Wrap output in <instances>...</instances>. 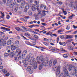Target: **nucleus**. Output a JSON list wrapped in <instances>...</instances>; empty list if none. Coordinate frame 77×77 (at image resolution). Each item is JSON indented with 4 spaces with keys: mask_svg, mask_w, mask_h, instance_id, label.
I'll list each match as a JSON object with an SVG mask.
<instances>
[{
    "mask_svg": "<svg viewBox=\"0 0 77 77\" xmlns=\"http://www.w3.org/2000/svg\"><path fill=\"white\" fill-rule=\"evenodd\" d=\"M25 35L26 36H30V34L28 33H25Z\"/></svg>",
    "mask_w": 77,
    "mask_h": 77,
    "instance_id": "25",
    "label": "nucleus"
},
{
    "mask_svg": "<svg viewBox=\"0 0 77 77\" xmlns=\"http://www.w3.org/2000/svg\"><path fill=\"white\" fill-rule=\"evenodd\" d=\"M72 69V65H70L69 66V70L70 71H71Z\"/></svg>",
    "mask_w": 77,
    "mask_h": 77,
    "instance_id": "15",
    "label": "nucleus"
},
{
    "mask_svg": "<svg viewBox=\"0 0 77 77\" xmlns=\"http://www.w3.org/2000/svg\"><path fill=\"white\" fill-rule=\"evenodd\" d=\"M3 68V66H0V69H2Z\"/></svg>",
    "mask_w": 77,
    "mask_h": 77,
    "instance_id": "60",
    "label": "nucleus"
},
{
    "mask_svg": "<svg viewBox=\"0 0 77 77\" xmlns=\"http://www.w3.org/2000/svg\"><path fill=\"white\" fill-rule=\"evenodd\" d=\"M15 48H16L15 46H14L11 48V50L12 51H14V50H15Z\"/></svg>",
    "mask_w": 77,
    "mask_h": 77,
    "instance_id": "24",
    "label": "nucleus"
},
{
    "mask_svg": "<svg viewBox=\"0 0 77 77\" xmlns=\"http://www.w3.org/2000/svg\"><path fill=\"white\" fill-rule=\"evenodd\" d=\"M2 72L4 73V74H6L7 72V71L6 70V69H4L2 70Z\"/></svg>",
    "mask_w": 77,
    "mask_h": 77,
    "instance_id": "17",
    "label": "nucleus"
},
{
    "mask_svg": "<svg viewBox=\"0 0 77 77\" xmlns=\"http://www.w3.org/2000/svg\"><path fill=\"white\" fill-rule=\"evenodd\" d=\"M3 41H4V40L3 39H1L0 40V46L2 45V44H1V43L2 42L3 44Z\"/></svg>",
    "mask_w": 77,
    "mask_h": 77,
    "instance_id": "23",
    "label": "nucleus"
},
{
    "mask_svg": "<svg viewBox=\"0 0 77 77\" xmlns=\"http://www.w3.org/2000/svg\"><path fill=\"white\" fill-rule=\"evenodd\" d=\"M9 73H7V74H6L5 75V76H9Z\"/></svg>",
    "mask_w": 77,
    "mask_h": 77,
    "instance_id": "62",
    "label": "nucleus"
},
{
    "mask_svg": "<svg viewBox=\"0 0 77 77\" xmlns=\"http://www.w3.org/2000/svg\"><path fill=\"white\" fill-rule=\"evenodd\" d=\"M51 50H53V51H56V49L54 48H52Z\"/></svg>",
    "mask_w": 77,
    "mask_h": 77,
    "instance_id": "59",
    "label": "nucleus"
},
{
    "mask_svg": "<svg viewBox=\"0 0 77 77\" xmlns=\"http://www.w3.org/2000/svg\"><path fill=\"white\" fill-rule=\"evenodd\" d=\"M24 7L23 6H20V5H19V8H20H20H21V9H23V8H24Z\"/></svg>",
    "mask_w": 77,
    "mask_h": 77,
    "instance_id": "35",
    "label": "nucleus"
},
{
    "mask_svg": "<svg viewBox=\"0 0 77 77\" xmlns=\"http://www.w3.org/2000/svg\"><path fill=\"white\" fill-rule=\"evenodd\" d=\"M0 14H1L2 17H5V14H3L2 11H1Z\"/></svg>",
    "mask_w": 77,
    "mask_h": 77,
    "instance_id": "36",
    "label": "nucleus"
},
{
    "mask_svg": "<svg viewBox=\"0 0 77 77\" xmlns=\"http://www.w3.org/2000/svg\"><path fill=\"white\" fill-rule=\"evenodd\" d=\"M9 54L6 53H5L4 54V57H7L9 56Z\"/></svg>",
    "mask_w": 77,
    "mask_h": 77,
    "instance_id": "22",
    "label": "nucleus"
},
{
    "mask_svg": "<svg viewBox=\"0 0 77 77\" xmlns=\"http://www.w3.org/2000/svg\"><path fill=\"white\" fill-rule=\"evenodd\" d=\"M53 48V47H52L51 46H49L48 47V48H49V49H50V50H52V48Z\"/></svg>",
    "mask_w": 77,
    "mask_h": 77,
    "instance_id": "58",
    "label": "nucleus"
},
{
    "mask_svg": "<svg viewBox=\"0 0 77 77\" xmlns=\"http://www.w3.org/2000/svg\"><path fill=\"white\" fill-rule=\"evenodd\" d=\"M7 2L8 3H10L11 2V0H7Z\"/></svg>",
    "mask_w": 77,
    "mask_h": 77,
    "instance_id": "55",
    "label": "nucleus"
},
{
    "mask_svg": "<svg viewBox=\"0 0 77 77\" xmlns=\"http://www.w3.org/2000/svg\"><path fill=\"white\" fill-rule=\"evenodd\" d=\"M52 36H55V37H57V36H58V35H57L55 33L53 34H52Z\"/></svg>",
    "mask_w": 77,
    "mask_h": 77,
    "instance_id": "32",
    "label": "nucleus"
},
{
    "mask_svg": "<svg viewBox=\"0 0 77 77\" xmlns=\"http://www.w3.org/2000/svg\"><path fill=\"white\" fill-rule=\"evenodd\" d=\"M60 51H64V52H66V51H65V50H63V49L62 48H60Z\"/></svg>",
    "mask_w": 77,
    "mask_h": 77,
    "instance_id": "41",
    "label": "nucleus"
},
{
    "mask_svg": "<svg viewBox=\"0 0 77 77\" xmlns=\"http://www.w3.org/2000/svg\"><path fill=\"white\" fill-rule=\"evenodd\" d=\"M49 65L50 67H51L52 66V65H53V63H52V62L51 61H49Z\"/></svg>",
    "mask_w": 77,
    "mask_h": 77,
    "instance_id": "19",
    "label": "nucleus"
},
{
    "mask_svg": "<svg viewBox=\"0 0 77 77\" xmlns=\"http://www.w3.org/2000/svg\"><path fill=\"white\" fill-rule=\"evenodd\" d=\"M40 64V65L39 66L38 68L39 70H41V69H42V67L44 65V62H41Z\"/></svg>",
    "mask_w": 77,
    "mask_h": 77,
    "instance_id": "7",
    "label": "nucleus"
},
{
    "mask_svg": "<svg viewBox=\"0 0 77 77\" xmlns=\"http://www.w3.org/2000/svg\"><path fill=\"white\" fill-rule=\"evenodd\" d=\"M63 70L65 74L63 75L64 77H70V76L69 75H68V70L66 68V67L64 66L63 68Z\"/></svg>",
    "mask_w": 77,
    "mask_h": 77,
    "instance_id": "5",
    "label": "nucleus"
},
{
    "mask_svg": "<svg viewBox=\"0 0 77 77\" xmlns=\"http://www.w3.org/2000/svg\"><path fill=\"white\" fill-rule=\"evenodd\" d=\"M17 2L18 3H20L21 2V0H17Z\"/></svg>",
    "mask_w": 77,
    "mask_h": 77,
    "instance_id": "50",
    "label": "nucleus"
},
{
    "mask_svg": "<svg viewBox=\"0 0 77 77\" xmlns=\"http://www.w3.org/2000/svg\"><path fill=\"white\" fill-rule=\"evenodd\" d=\"M42 24L43 25V26H45L47 25V24L45 23H42Z\"/></svg>",
    "mask_w": 77,
    "mask_h": 77,
    "instance_id": "48",
    "label": "nucleus"
},
{
    "mask_svg": "<svg viewBox=\"0 0 77 77\" xmlns=\"http://www.w3.org/2000/svg\"><path fill=\"white\" fill-rule=\"evenodd\" d=\"M9 7L10 8H13V7H14V5L12 4H11L9 5Z\"/></svg>",
    "mask_w": 77,
    "mask_h": 77,
    "instance_id": "28",
    "label": "nucleus"
},
{
    "mask_svg": "<svg viewBox=\"0 0 77 77\" xmlns=\"http://www.w3.org/2000/svg\"><path fill=\"white\" fill-rule=\"evenodd\" d=\"M59 41V38L58 37L57 38V43H58Z\"/></svg>",
    "mask_w": 77,
    "mask_h": 77,
    "instance_id": "39",
    "label": "nucleus"
},
{
    "mask_svg": "<svg viewBox=\"0 0 77 77\" xmlns=\"http://www.w3.org/2000/svg\"><path fill=\"white\" fill-rule=\"evenodd\" d=\"M44 65L45 66H48V65H49V61H46L44 63Z\"/></svg>",
    "mask_w": 77,
    "mask_h": 77,
    "instance_id": "12",
    "label": "nucleus"
},
{
    "mask_svg": "<svg viewBox=\"0 0 77 77\" xmlns=\"http://www.w3.org/2000/svg\"><path fill=\"white\" fill-rule=\"evenodd\" d=\"M30 61H31V60L29 57H28V56H27L26 57V60H23L22 63H24L23 65L24 66L26 67L28 65V62H29Z\"/></svg>",
    "mask_w": 77,
    "mask_h": 77,
    "instance_id": "3",
    "label": "nucleus"
},
{
    "mask_svg": "<svg viewBox=\"0 0 77 77\" xmlns=\"http://www.w3.org/2000/svg\"><path fill=\"white\" fill-rule=\"evenodd\" d=\"M29 72L30 74H32L33 72V71L31 70L30 71H29Z\"/></svg>",
    "mask_w": 77,
    "mask_h": 77,
    "instance_id": "49",
    "label": "nucleus"
},
{
    "mask_svg": "<svg viewBox=\"0 0 77 77\" xmlns=\"http://www.w3.org/2000/svg\"><path fill=\"white\" fill-rule=\"evenodd\" d=\"M2 30H6V28L5 27H1V29Z\"/></svg>",
    "mask_w": 77,
    "mask_h": 77,
    "instance_id": "34",
    "label": "nucleus"
},
{
    "mask_svg": "<svg viewBox=\"0 0 77 77\" xmlns=\"http://www.w3.org/2000/svg\"><path fill=\"white\" fill-rule=\"evenodd\" d=\"M41 14V12L40 10H38V14Z\"/></svg>",
    "mask_w": 77,
    "mask_h": 77,
    "instance_id": "51",
    "label": "nucleus"
},
{
    "mask_svg": "<svg viewBox=\"0 0 77 77\" xmlns=\"http://www.w3.org/2000/svg\"><path fill=\"white\" fill-rule=\"evenodd\" d=\"M57 63V60H55L53 62L54 65H56Z\"/></svg>",
    "mask_w": 77,
    "mask_h": 77,
    "instance_id": "26",
    "label": "nucleus"
},
{
    "mask_svg": "<svg viewBox=\"0 0 77 77\" xmlns=\"http://www.w3.org/2000/svg\"><path fill=\"white\" fill-rule=\"evenodd\" d=\"M13 39L12 38H10L7 42V45H10L11 43V42L13 41Z\"/></svg>",
    "mask_w": 77,
    "mask_h": 77,
    "instance_id": "11",
    "label": "nucleus"
},
{
    "mask_svg": "<svg viewBox=\"0 0 77 77\" xmlns=\"http://www.w3.org/2000/svg\"><path fill=\"white\" fill-rule=\"evenodd\" d=\"M28 30V31H29V32H31V33H33V32H34V31H32V29L30 28H29Z\"/></svg>",
    "mask_w": 77,
    "mask_h": 77,
    "instance_id": "21",
    "label": "nucleus"
},
{
    "mask_svg": "<svg viewBox=\"0 0 77 77\" xmlns=\"http://www.w3.org/2000/svg\"><path fill=\"white\" fill-rule=\"evenodd\" d=\"M6 30H7V31H10V30H11L10 29H9V28H6Z\"/></svg>",
    "mask_w": 77,
    "mask_h": 77,
    "instance_id": "61",
    "label": "nucleus"
},
{
    "mask_svg": "<svg viewBox=\"0 0 77 77\" xmlns=\"http://www.w3.org/2000/svg\"><path fill=\"white\" fill-rule=\"evenodd\" d=\"M29 5H27L26 6L25 9L26 10H28L29 9Z\"/></svg>",
    "mask_w": 77,
    "mask_h": 77,
    "instance_id": "31",
    "label": "nucleus"
},
{
    "mask_svg": "<svg viewBox=\"0 0 77 77\" xmlns=\"http://www.w3.org/2000/svg\"><path fill=\"white\" fill-rule=\"evenodd\" d=\"M15 44L16 45H18V44H19V41L18 40L16 41Z\"/></svg>",
    "mask_w": 77,
    "mask_h": 77,
    "instance_id": "33",
    "label": "nucleus"
},
{
    "mask_svg": "<svg viewBox=\"0 0 77 77\" xmlns=\"http://www.w3.org/2000/svg\"><path fill=\"white\" fill-rule=\"evenodd\" d=\"M60 66H58V67L56 66H54L53 67V69H55V70H57V72H56V75H60V76H61L63 74L62 73H60Z\"/></svg>",
    "mask_w": 77,
    "mask_h": 77,
    "instance_id": "2",
    "label": "nucleus"
},
{
    "mask_svg": "<svg viewBox=\"0 0 77 77\" xmlns=\"http://www.w3.org/2000/svg\"><path fill=\"white\" fill-rule=\"evenodd\" d=\"M10 46L11 47H13L14 46V43H11L10 44Z\"/></svg>",
    "mask_w": 77,
    "mask_h": 77,
    "instance_id": "45",
    "label": "nucleus"
},
{
    "mask_svg": "<svg viewBox=\"0 0 77 77\" xmlns=\"http://www.w3.org/2000/svg\"><path fill=\"white\" fill-rule=\"evenodd\" d=\"M15 29L17 31H21V29L18 27H16Z\"/></svg>",
    "mask_w": 77,
    "mask_h": 77,
    "instance_id": "20",
    "label": "nucleus"
},
{
    "mask_svg": "<svg viewBox=\"0 0 77 77\" xmlns=\"http://www.w3.org/2000/svg\"><path fill=\"white\" fill-rule=\"evenodd\" d=\"M31 70V67L30 66H28L27 67L26 71H30Z\"/></svg>",
    "mask_w": 77,
    "mask_h": 77,
    "instance_id": "18",
    "label": "nucleus"
},
{
    "mask_svg": "<svg viewBox=\"0 0 77 77\" xmlns=\"http://www.w3.org/2000/svg\"><path fill=\"white\" fill-rule=\"evenodd\" d=\"M30 65L33 66L35 69H36L37 68V63L36 62V60L35 58H33L32 59V62L30 63Z\"/></svg>",
    "mask_w": 77,
    "mask_h": 77,
    "instance_id": "4",
    "label": "nucleus"
},
{
    "mask_svg": "<svg viewBox=\"0 0 77 77\" xmlns=\"http://www.w3.org/2000/svg\"><path fill=\"white\" fill-rule=\"evenodd\" d=\"M75 72H77V67H75Z\"/></svg>",
    "mask_w": 77,
    "mask_h": 77,
    "instance_id": "57",
    "label": "nucleus"
},
{
    "mask_svg": "<svg viewBox=\"0 0 77 77\" xmlns=\"http://www.w3.org/2000/svg\"><path fill=\"white\" fill-rule=\"evenodd\" d=\"M29 15H32V13L30 11H29L28 12Z\"/></svg>",
    "mask_w": 77,
    "mask_h": 77,
    "instance_id": "44",
    "label": "nucleus"
},
{
    "mask_svg": "<svg viewBox=\"0 0 77 77\" xmlns=\"http://www.w3.org/2000/svg\"><path fill=\"white\" fill-rule=\"evenodd\" d=\"M43 44L45 45H46V46H48V44L46 42H44Z\"/></svg>",
    "mask_w": 77,
    "mask_h": 77,
    "instance_id": "53",
    "label": "nucleus"
},
{
    "mask_svg": "<svg viewBox=\"0 0 77 77\" xmlns=\"http://www.w3.org/2000/svg\"><path fill=\"white\" fill-rule=\"evenodd\" d=\"M60 37L61 39H63L64 38V35H60Z\"/></svg>",
    "mask_w": 77,
    "mask_h": 77,
    "instance_id": "30",
    "label": "nucleus"
},
{
    "mask_svg": "<svg viewBox=\"0 0 77 77\" xmlns=\"http://www.w3.org/2000/svg\"><path fill=\"white\" fill-rule=\"evenodd\" d=\"M32 36L34 38H35V39H36V40H38V38H39V37L37 35L33 34L32 35Z\"/></svg>",
    "mask_w": 77,
    "mask_h": 77,
    "instance_id": "13",
    "label": "nucleus"
},
{
    "mask_svg": "<svg viewBox=\"0 0 77 77\" xmlns=\"http://www.w3.org/2000/svg\"><path fill=\"white\" fill-rule=\"evenodd\" d=\"M32 46H33L35 45H36V42H33L32 44H30Z\"/></svg>",
    "mask_w": 77,
    "mask_h": 77,
    "instance_id": "37",
    "label": "nucleus"
},
{
    "mask_svg": "<svg viewBox=\"0 0 77 77\" xmlns=\"http://www.w3.org/2000/svg\"><path fill=\"white\" fill-rule=\"evenodd\" d=\"M32 56V54L31 53H29V54L28 55V57H29V59H30V57H31V58H33V56Z\"/></svg>",
    "mask_w": 77,
    "mask_h": 77,
    "instance_id": "16",
    "label": "nucleus"
},
{
    "mask_svg": "<svg viewBox=\"0 0 77 77\" xmlns=\"http://www.w3.org/2000/svg\"><path fill=\"white\" fill-rule=\"evenodd\" d=\"M44 39L45 41H48V39L45 38H44Z\"/></svg>",
    "mask_w": 77,
    "mask_h": 77,
    "instance_id": "52",
    "label": "nucleus"
},
{
    "mask_svg": "<svg viewBox=\"0 0 77 77\" xmlns=\"http://www.w3.org/2000/svg\"><path fill=\"white\" fill-rule=\"evenodd\" d=\"M24 18H25V19H28L29 18V16H26L24 17Z\"/></svg>",
    "mask_w": 77,
    "mask_h": 77,
    "instance_id": "56",
    "label": "nucleus"
},
{
    "mask_svg": "<svg viewBox=\"0 0 77 77\" xmlns=\"http://www.w3.org/2000/svg\"><path fill=\"white\" fill-rule=\"evenodd\" d=\"M70 29V26H67V27L66 28V29L67 30H69Z\"/></svg>",
    "mask_w": 77,
    "mask_h": 77,
    "instance_id": "42",
    "label": "nucleus"
},
{
    "mask_svg": "<svg viewBox=\"0 0 77 77\" xmlns=\"http://www.w3.org/2000/svg\"><path fill=\"white\" fill-rule=\"evenodd\" d=\"M68 49L69 50L72 51L74 50V48L72 46H69L68 47Z\"/></svg>",
    "mask_w": 77,
    "mask_h": 77,
    "instance_id": "14",
    "label": "nucleus"
},
{
    "mask_svg": "<svg viewBox=\"0 0 77 77\" xmlns=\"http://www.w3.org/2000/svg\"><path fill=\"white\" fill-rule=\"evenodd\" d=\"M63 57H64V58H67L68 57V55L66 54H64L63 55Z\"/></svg>",
    "mask_w": 77,
    "mask_h": 77,
    "instance_id": "29",
    "label": "nucleus"
},
{
    "mask_svg": "<svg viewBox=\"0 0 77 77\" xmlns=\"http://www.w3.org/2000/svg\"><path fill=\"white\" fill-rule=\"evenodd\" d=\"M63 12H64V15H66L67 14V13L66 12V11H63Z\"/></svg>",
    "mask_w": 77,
    "mask_h": 77,
    "instance_id": "54",
    "label": "nucleus"
},
{
    "mask_svg": "<svg viewBox=\"0 0 77 77\" xmlns=\"http://www.w3.org/2000/svg\"><path fill=\"white\" fill-rule=\"evenodd\" d=\"M65 36L67 39H71L73 38V35H66Z\"/></svg>",
    "mask_w": 77,
    "mask_h": 77,
    "instance_id": "9",
    "label": "nucleus"
},
{
    "mask_svg": "<svg viewBox=\"0 0 77 77\" xmlns=\"http://www.w3.org/2000/svg\"><path fill=\"white\" fill-rule=\"evenodd\" d=\"M14 11L15 12H17L18 11V8L16 7L14 8Z\"/></svg>",
    "mask_w": 77,
    "mask_h": 77,
    "instance_id": "38",
    "label": "nucleus"
},
{
    "mask_svg": "<svg viewBox=\"0 0 77 77\" xmlns=\"http://www.w3.org/2000/svg\"><path fill=\"white\" fill-rule=\"evenodd\" d=\"M6 18L7 20H9L10 18V16L9 15H7L6 16Z\"/></svg>",
    "mask_w": 77,
    "mask_h": 77,
    "instance_id": "43",
    "label": "nucleus"
},
{
    "mask_svg": "<svg viewBox=\"0 0 77 77\" xmlns=\"http://www.w3.org/2000/svg\"><path fill=\"white\" fill-rule=\"evenodd\" d=\"M62 45L63 46H65L66 45V43L65 42H63Z\"/></svg>",
    "mask_w": 77,
    "mask_h": 77,
    "instance_id": "46",
    "label": "nucleus"
},
{
    "mask_svg": "<svg viewBox=\"0 0 77 77\" xmlns=\"http://www.w3.org/2000/svg\"><path fill=\"white\" fill-rule=\"evenodd\" d=\"M9 54L10 57H11V58H12L14 56L15 57V53L14 52H11Z\"/></svg>",
    "mask_w": 77,
    "mask_h": 77,
    "instance_id": "10",
    "label": "nucleus"
},
{
    "mask_svg": "<svg viewBox=\"0 0 77 77\" xmlns=\"http://www.w3.org/2000/svg\"><path fill=\"white\" fill-rule=\"evenodd\" d=\"M36 60L38 63L39 64H40L42 62H45V59L44 58H42L41 60V58L39 56H38L37 57Z\"/></svg>",
    "mask_w": 77,
    "mask_h": 77,
    "instance_id": "6",
    "label": "nucleus"
},
{
    "mask_svg": "<svg viewBox=\"0 0 77 77\" xmlns=\"http://www.w3.org/2000/svg\"><path fill=\"white\" fill-rule=\"evenodd\" d=\"M16 52L18 53L17 54V57H14L15 58V60H20V59H21V58H23V56L22 55H20V54L21 53L22 51L20 49H17L16 50Z\"/></svg>",
    "mask_w": 77,
    "mask_h": 77,
    "instance_id": "1",
    "label": "nucleus"
},
{
    "mask_svg": "<svg viewBox=\"0 0 77 77\" xmlns=\"http://www.w3.org/2000/svg\"><path fill=\"white\" fill-rule=\"evenodd\" d=\"M30 26H28V27H30V28H33V27H35V26L34 25V24Z\"/></svg>",
    "mask_w": 77,
    "mask_h": 77,
    "instance_id": "27",
    "label": "nucleus"
},
{
    "mask_svg": "<svg viewBox=\"0 0 77 77\" xmlns=\"http://www.w3.org/2000/svg\"><path fill=\"white\" fill-rule=\"evenodd\" d=\"M32 9L33 11H35V10H36V8H32Z\"/></svg>",
    "mask_w": 77,
    "mask_h": 77,
    "instance_id": "63",
    "label": "nucleus"
},
{
    "mask_svg": "<svg viewBox=\"0 0 77 77\" xmlns=\"http://www.w3.org/2000/svg\"><path fill=\"white\" fill-rule=\"evenodd\" d=\"M22 28L25 30H26V31H28V30H27V28L25 27L24 26H23L22 27Z\"/></svg>",
    "mask_w": 77,
    "mask_h": 77,
    "instance_id": "40",
    "label": "nucleus"
},
{
    "mask_svg": "<svg viewBox=\"0 0 77 77\" xmlns=\"http://www.w3.org/2000/svg\"><path fill=\"white\" fill-rule=\"evenodd\" d=\"M27 51L26 50H24L23 51V52L22 54H20V56H22V57H24L26 55V54H27Z\"/></svg>",
    "mask_w": 77,
    "mask_h": 77,
    "instance_id": "8",
    "label": "nucleus"
},
{
    "mask_svg": "<svg viewBox=\"0 0 77 77\" xmlns=\"http://www.w3.org/2000/svg\"><path fill=\"white\" fill-rule=\"evenodd\" d=\"M44 5H42L40 6V8H44Z\"/></svg>",
    "mask_w": 77,
    "mask_h": 77,
    "instance_id": "64",
    "label": "nucleus"
},
{
    "mask_svg": "<svg viewBox=\"0 0 77 77\" xmlns=\"http://www.w3.org/2000/svg\"><path fill=\"white\" fill-rule=\"evenodd\" d=\"M58 4H59V5H62V2H57Z\"/></svg>",
    "mask_w": 77,
    "mask_h": 77,
    "instance_id": "47",
    "label": "nucleus"
}]
</instances>
